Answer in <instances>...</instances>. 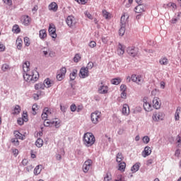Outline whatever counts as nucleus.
I'll use <instances>...</instances> for the list:
<instances>
[{
    "label": "nucleus",
    "mask_w": 181,
    "mask_h": 181,
    "mask_svg": "<svg viewBox=\"0 0 181 181\" xmlns=\"http://www.w3.org/2000/svg\"><path fill=\"white\" fill-rule=\"evenodd\" d=\"M3 2L6 5H8V6H12V0H3Z\"/></svg>",
    "instance_id": "51"
},
{
    "label": "nucleus",
    "mask_w": 181,
    "mask_h": 181,
    "mask_svg": "<svg viewBox=\"0 0 181 181\" xmlns=\"http://www.w3.org/2000/svg\"><path fill=\"white\" fill-rule=\"evenodd\" d=\"M5 45L0 42V52H5Z\"/></svg>",
    "instance_id": "57"
},
{
    "label": "nucleus",
    "mask_w": 181,
    "mask_h": 181,
    "mask_svg": "<svg viewBox=\"0 0 181 181\" xmlns=\"http://www.w3.org/2000/svg\"><path fill=\"white\" fill-rule=\"evenodd\" d=\"M122 114H123V115H129V106L127 104L123 105V107L122 109Z\"/></svg>",
    "instance_id": "18"
},
{
    "label": "nucleus",
    "mask_w": 181,
    "mask_h": 181,
    "mask_svg": "<svg viewBox=\"0 0 181 181\" xmlns=\"http://www.w3.org/2000/svg\"><path fill=\"white\" fill-rule=\"evenodd\" d=\"M125 18V16H122L121 20H120V23H121V27L119 30V36H124L125 35V21H123L122 20Z\"/></svg>",
    "instance_id": "8"
},
{
    "label": "nucleus",
    "mask_w": 181,
    "mask_h": 181,
    "mask_svg": "<svg viewBox=\"0 0 181 181\" xmlns=\"http://www.w3.org/2000/svg\"><path fill=\"white\" fill-rule=\"evenodd\" d=\"M24 43H25V46H27V47L30 46V40L29 39V37H24Z\"/></svg>",
    "instance_id": "43"
},
{
    "label": "nucleus",
    "mask_w": 181,
    "mask_h": 181,
    "mask_svg": "<svg viewBox=\"0 0 181 181\" xmlns=\"http://www.w3.org/2000/svg\"><path fill=\"white\" fill-rule=\"evenodd\" d=\"M48 8L49 11H53V12H57V9H59V6L56 2H52L49 6Z\"/></svg>",
    "instance_id": "16"
},
{
    "label": "nucleus",
    "mask_w": 181,
    "mask_h": 181,
    "mask_svg": "<svg viewBox=\"0 0 181 181\" xmlns=\"http://www.w3.org/2000/svg\"><path fill=\"white\" fill-rule=\"evenodd\" d=\"M134 11L136 13H142V12H145V6L144 4H138L134 8Z\"/></svg>",
    "instance_id": "13"
},
{
    "label": "nucleus",
    "mask_w": 181,
    "mask_h": 181,
    "mask_svg": "<svg viewBox=\"0 0 181 181\" xmlns=\"http://www.w3.org/2000/svg\"><path fill=\"white\" fill-rule=\"evenodd\" d=\"M167 8H172V10L173 11H175L177 8V6H176V4L175 3H168L167 5H166Z\"/></svg>",
    "instance_id": "32"
},
{
    "label": "nucleus",
    "mask_w": 181,
    "mask_h": 181,
    "mask_svg": "<svg viewBox=\"0 0 181 181\" xmlns=\"http://www.w3.org/2000/svg\"><path fill=\"white\" fill-rule=\"evenodd\" d=\"M39 36L43 40V39H45V37L47 36V33H46V30L45 29L40 30L39 32Z\"/></svg>",
    "instance_id": "26"
},
{
    "label": "nucleus",
    "mask_w": 181,
    "mask_h": 181,
    "mask_svg": "<svg viewBox=\"0 0 181 181\" xmlns=\"http://www.w3.org/2000/svg\"><path fill=\"white\" fill-rule=\"evenodd\" d=\"M179 111H180V108L177 107V110H176L175 114V121H179V119L180 118V117L179 116V115H180Z\"/></svg>",
    "instance_id": "38"
},
{
    "label": "nucleus",
    "mask_w": 181,
    "mask_h": 181,
    "mask_svg": "<svg viewBox=\"0 0 181 181\" xmlns=\"http://www.w3.org/2000/svg\"><path fill=\"white\" fill-rule=\"evenodd\" d=\"M177 143L180 144H178V146L180 145L181 146V137L180 135H177Z\"/></svg>",
    "instance_id": "59"
},
{
    "label": "nucleus",
    "mask_w": 181,
    "mask_h": 181,
    "mask_svg": "<svg viewBox=\"0 0 181 181\" xmlns=\"http://www.w3.org/2000/svg\"><path fill=\"white\" fill-rule=\"evenodd\" d=\"M78 71L76 69H73L72 72L69 75V78L71 81H74V80H76V77H77Z\"/></svg>",
    "instance_id": "20"
},
{
    "label": "nucleus",
    "mask_w": 181,
    "mask_h": 181,
    "mask_svg": "<svg viewBox=\"0 0 181 181\" xmlns=\"http://www.w3.org/2000/svg\"><path fill=\"white\" fill-rule=\"evenodd\" d=\"M177 21H179V18H173L172 20H170V22L175 24V23H176V22H177Z\"/></svg>",
    "instance_id": "63"
},
{
    "label": "nucleus",
    "mask_w": 181,
    "mask_h": 181,
    "mask_svg": "<svg viewBox=\"0 0 181 181\" xmlns=\"http://www.w3.org/2000/svg\"><path fill=\"white\" fill-rule=\"evenodd\" d=\"M80 59H81V57L78 54H76L74 57V63H78L80 62Z\"/></svg>",
    "instance_id": "41"
},
{
    "label": "nucleus",
    "mask_w": 181,
    "mask_h": 181,
    "mask_svg": "<svg viewBox=\"0 0 181 181\" xmlns=\"http://www.w3.org/2000/svg\"><path fill=\"white\" fill-rule=\"evenodd\" d=\"M66 73H67V69L66 67H62L59 71L57 72V80L58 81H62L63 78L66 76Z\"/></svg>",
    "instance_id": "5"
},
{
    "label": "nucleus",
    "mask_w": 181,
    "mask_h": 181,
    "mask_svg": "<svg viewBox=\"0 0 181 181\" xmlns=\"http://www.w3.org/2000/svg\"><path fill=\"white\" fill-rule=\"evenodd\" d=\"M120 91H122V92H127V85L122 84L120 86Z\"/></svg>",
    "instance_id": "47"
},
{
    "label": "nucleus",
    "mask_w": 181,
    "mask_h": 181,
    "mask_svg": "<svg viewBox=\"0 0 181 181\" xmlns=\"http://www.w3.org/2000/svg\"><path fill=\"white\" fill-rule=\"evenodd\" d=\"M42 112H44V114L47 115L48 116L52 115V110L49 109V107H45L42 110Z\"/></svg>",
    "instance_id": "39"
},
{
    "label": "nucleus",
    "mask_w": 181,
    "mask_h": 181,
    "mask_svg": "<svg viewBox=\"0 0 181 181\" xmlns=\"http://www.w3.org/2000/svg\"><path fill=\"white\" fill-rule=\"evenodd\" d=\"M90 119L93 124H98L101 121V112L96 110L91 113Z\"/></svg>",
    "instance_id": "3"
},
{
    "label": "nucleus",
    "mask_w": 181,
    "mask_h": 181,
    "mask_svg": "<svg viewBox=\"0 0 181 181\" xmlns=\"http://www.w3.org/2000/svg\"><path fill=\"white\" fill-rule=\"evenodd\" d=\"M132 81H134V83H136V84H139L141 86L142 83H144V76L142 75H132Z\"/></svg>",
    "instance_id": "6"
},
{
    "label": "nucleus",
    "mask_w": 181,
    "mask_h": 181,
    "mask_svg": "<svg viewBox=\"0 0 181 181\" xmlns=\"http://www.w3.org/2000/svg\"><path fill=\"white\" fill-rule=\"evenodd\" d=\"M12 30L14 33H21V28H19L18 24H15L13 26Z\"/></svg>",
    "instance_id": "29"
},
{
    "label": "nucleus",
    "mask_w": 181,
    "mask_h": 181,
    "mask_svg": "<svg viewBox=\"0 0 181 181\" xmlns=\"http://www.w3.org/2000/svg\"><path fill=\"white\" fill-rule=\"evenodd\" d=\"M159 63L160 64H161V66H168L169 63V59H168V58L166 57L161 58L159 60Z\"/></svg>",
    "instance_id": "24"
},
{
    "label": "nucleus",
    "mask_w": 181,
    "mask_h": 181,
    "mask_svg": "<svg viewBox=\"0 0 181 181\" xmlns=\"http://www.w3.org/2000/svg\"><path fill=\"white\" fill-rule=\"evenodd\" d=\"M20 113H21V106H19L18 105H16L14 107V112H13V114L18 115Z\"/></svg>",
    "instance_id": "37"
},
{
    "label": "nucleus",
    "mask_w": 181,
    "mask_h": 181,
    "mask_svg": "<svg viewBox=\"0 0 181 181\" xmlns=\"http://www.w3.org/2000/svg\"><path fill=\"white\" fill-rule=\"evenodd\" d=\"M144 108L145 111H151V107H152V105L148 102H146V100L144 99Z\"/></svg>",
    "instance_id": "22"
},
{
    "label": "nucleus",
    "mask_w": 181,
    "mask_h": 181,
    "mask_svg": "<svg viewBox=\"0 0 181 181\" xmlns=\"http://www.w3.org/2000/svg\"><path fill=\"white\" fill-rule=\"evenodd\" d=\"M35 146L37 148H42L43 146V139L38 138L35 141Z\"/></svg>",
    "instance_id": "27"
},
{
    "label": "nucleus",
    "mask_w": 181,
    "mask_h": 181,
    "mask_svg": "<svg viewBox=\"0 0 181 181\" xmlns=\"http://www.w3.org/2000/svg\"><path fill=\"white\" fill-rule=\"evenodd\" d=\"M121 98H127V92H122L121 93Z\"/></svg>",
    "instance_id": "62"
},
{
    "label": "nucleus",
    "mask_w": 181,
    "mask_h": 181,
    "mask_svg": "<svg viewBox=\"0 0 181 181\" xmlns=\"http://www.w3.org/2000/svg\"><path fill=\"white\" fill-rule=\"evenodd\" d=\"M153 121H155L156 122H157L158 121H159V117H158V115H153Z\"/></svg>",
    "instance_id": "60"
},
{
    "label": "nucleus",
    "mask_w": 181,
    "mask_h": 181,
    "mask_svg": "<svg viewBox=\"0 0 181 181\" xmlns=\"http://www.w3.org/2000/svg\"><path fill=\"white\" fill-rule=\"evenodd\" d=\"M127 166V164L125 162H120L119 164V170H122V172H125V168Z\"/></svg>",
    "instance_id": "31"
},
{
    "label": "nucleus",
    "mask_w": 181,
    "mask_h": 181,
    "mask_svg": "<svg viewBox=\"0 0 181 181\" xmlns=\"http://www.w3.org/2000/svg\"><path fill=\"white\" fill-rule=\"evenodd\" d=\"M13 153L14 155V156H18V153H19V151L16 148L13 149Z\"/></svg>",
    "instance_id": "58"
},
{
    "label": "nucleus",
    "mask_w": 181,
    "mask_h": 181,
    "mask_svg": "<svg viewBox=\"0 0 181 181\" xmlns=\"http://www.w3.org/2000/svg\"><path fill=\"white\" fill-rule=\"evenodd\" d=\"M149 141H151V139L148 136H144L143 137V142L144 144H149Z\"/></svg>",
    "instance_id": "46"
},
{
    "label": "nucleus",
    "mask_w": 181,
    "mask_h": 181,
    "mask_svg": "<svg viewBox=\"0 0 181 181\" xmlns=\"http://www.w3.org/2000/svg\"><path fill=\"white\" fill-rule=\"evenodd\" d=\"M79 76L81 77V78H86V77H88V69H87L86 67L81 68Z\"/></svg>",
    "instance_id": "12"
},
{
    "label": "nucleus",
    "mask_w": 181,
    "mask_h": 181,
    "mask_svg": "<svg viewBox=\"0 0 181 181\" xmlns=\"http://www.w3.org/2000/svg\"><path fill=\"white\" fill-rule=\"evenodd\" d=\"M42 165H37L35 168L34 169V175H40V173L42 172Z\"/></svg>",
    "instance_id": "30"
},
{
    "label": "nucleus",
    "mask_w": 181,
    "mask_h": 181,
    "mask_svg": "<svg viewBox=\"0 0 181 181\" xmlns=\"http://www.w3.org/2000/svg\"><path fill=\"white\" fill-rule=\"evenodd\" d=\"M19 139L18 138H13L11 139V144H13V145L15 146H19Z\"/></svg>",
    "instance_id": "35"
},
{
    "label": "nucleus",
    "mask_w": 181,
    "mask_h": 181,
    "mask_svg": "<svg viewBox=\"0 0 181 181\" xmlns=\"http://www.w3.org/2000/svg\"><path fill=\"white\" fill-rule=\"evenodd\" d=\"M13 134L15 135L16 138H17V139H21V141H23V136H22V134H21L19 131H14Z\"/></svg>",
    "instance_id": "28"
},
{
    "label": "nucleus",
    "mask_w": 181,
    "mask_h": 181,
    "mask_svg": "<svg viewBox=\"0 0 181 181\" xmlns=\"http://www.w3.org/2000/svg\"><path fill=\"white\" fill-rule=\"evenodd\" d=\"M159 101H160L159 98L156 97L153 99V107L156 110H159V108H160V104Z\"/></svg>",
    "instance_id": "15"
},
{
    "label": "nucleus",
    "mask_w": 181,
    "mask_h": 181,
    "mask_svg": "<svg viewBox=\"0 0 181 181\" xmlns=\"http://www.w3.org/2000/svg\"><path fill=\"white\" fill-rule=\"evenodd\" d=\"M112 179V176L111 175V173L107 172L104 177V181H111Z\"/></svg>",
    "instance_id": "33"
},
{
    "label": "nucleus",
    "mask_w": 181,
    "mask_h": 181,
    "mask_svg": "<svg viewBox=\"0 0 181 181\" xmlns=\"http://www.w3.org/2000/svg\"><path fill=\"white\" fill-rule=\"evenodd\" d=\"M116 160L118 162V163H120V162H122V159H124V157L122 156V153H118L117 154Z\"/></svg>",
    "instance_id": "34"
},
{
    "label": "nucleus",
    "mask_w": 181,
    "mask_h": 181,
    "mask_svg": "<svg viewBox=\"0 0 181 181\" xmlns=\"http://www.w3.org/2000/svg\"><path fill=\"white\" fill-rule=\"evenodd\" d=\"M78 4H81V5H86L87 4V0H75Z\"/></svg>",
    "instance_id": "54"
},
{
    "label": "nucleus",
    "mask_w": 181,
    "mask_h": 181,
    "mask_svg": "<svg viewBox=\"0 0 181 181\" xmlns=\"http://www.w3.org/2000/svg\"><path fill=\"white\" fill-rule=\"evenodd\" d=\"M44 84H46L47 88H50V87H52V82L50 81V79L49 78H46L44 81Z\"/></svg>",
    "instance_id": "36"
},
{
    "label": "nucleus",
    "mask_w": 181,
    "mask_h": 181,
    "mask_svg": "<svg viewBox=\"0 0 181 181\" xmlns=\"http://www.w3.org/2000/svg\"><path fill=\"white\" fill-rule=\"evenodd\" d=\"M151 153H152V150H151V147L146 146L142 152V156L143 158H146V156H149Z\"/></svg>",
    "instance_id": "14"
},
{
    "label": "nucleus",
    "mask_w": 181,
    "mask_h": 181,
    "mask_svg": "<svg viewBox=\"0 0 181 181\" xmlns=\"http://www.w3.org/2000/svg\"><path fill=\"white\" fill-rule=\"evenodd\" d=\"M76 110H77V106H76V104H72L71 105V111L72 112H76Z\"/></svg>",
    "instance_id": "49"
},
{
    "label": "nucleus",
    "mask_w": 181,
    "mask_h": 181,
    "mask_svg": "<svg viewBox=\"0 0 181 181\" xmlns=\"http://www.w3.org/2000/svg\"><path fill=\"white\" fill-rule=\"evenodd\" d=\"M45 87H46V85H45V83H40L35 85V90H45Z\"/></svg>",
    "instance_id": "25"
},
{
    "label": "nucleus",
    "mask_w": 181,
    "mask_h": 181,
    "mask_svg": "<svg viewBox=\"0 0 181 181\" xmlns=\"http://www.w3.org/2000/svg\"><path fill=\"white\" fill-rule=\"evenodd\" d=\"M141 166V163H136L132 168L131 170L132 173H136L139 170V168Z\"/></svg>",
    "instance_id": "21"
},
{
    "label": "nucleus",
    "mask_w": 181,
    "mask_h": 181,
    "mask_svg": "<svg viewBox=\"0 0 181 181\" xmlns=\"http://www.w3.org/2000/svg\"><path fill=\"white\" fill-rule=\"evenodd\" d=\"M117 50H124V47L121 45V43H119Z\"/></svg>",
    "instance_id": "64"
},
{
    "label": "nucleus",
    "mask_w": 181,
    "mask_h": 181,
    "mask_svg": "<svg viewBox=\"0 0 181 181\" xmlns=\"http://www.w3.org/2000/svg\"><path fill=\"white\" fill-rule=\"evenodd\" d=\"M23 70L24 71V74H26V73H28L29 70H30V62H25L23 64Z\"/></svg>",
    "instance_id": "17"
},
{
    "label": "nucleus",
    "mask_w": 181,
    "mask_h": 181,
    "mask_svg": "<svg viewBox=\"0 0 181 181\" xmlns=\"http://www.w3.org/2000/svg\"><path fill=\"white\" fill-rule=\"evenodd\" d=\"M93 67H94V64L92 62H90L85 68L87 69V70H91Z\"/></svg>",
    "instance_id": "45"
},
{
    "label": "nucleus",
    "mask_w": 181,
    "mask_h": 181,
    "mask_svg": "<svg viewBox=\"0 0 181 181\" xmlns=\"http://www.w3.org/2000/svg\"><path fill=\"white\" fill-rule=\"evenodd\" d=\"M22 119L23 121H24L25 122H28V112L25 111L23 112V115H22Z\"/></svg>",
    "instance_id": "40"
},
{
    "label": "nucleus",
    "mask_w": 181,
    "mask_h": 181,
    "mask_svg": "<svg viewBox=\"0 0 181 181\" xmlns=\"http://www.w3.org/2000/svg\"><path fill=\"white\" fill-rule=\"evenodd\" d=\"M23 25L25 26H29V23H30V17L29 16H24L22 18Z\"/></svg>",
    "instance_id": "19"
},
{
    "label": "nucleus",
    "mask_w": 181,
    "mask_h": 181,
    "mask_svg": "<svg viewBox=\"0 0 181 181\" xmlns=\"http://www.w3.org/2000/svg\"><path fill=\"white\" fill-rule=\"evenodd\" d=\"M103 15L105 19H110V13L107 11V10H103Z\"/></svg>",
    "instance_id": "42"
},
{
    "label": "nucleus",
    "mask_w": 181,
    "mask_h": 181,
    "mask_svg": "<svg viewBox=\"0 0 181 181\" xmlns=\"http://www.w3.org/2000/svg\"><path fill=\"white\" fill-rule=\"evenodd\" d=\"M48 117H49V116H48L46 113H45L44 112H42V115H41V117L42 118V119H44V121L46 120V119H47Z\"/></svg>",
    "instance_id": "55"
},
{
    "label": "nucleus",
    "mask_w": 181,
    "mask_h": 181,
    "mask_svg": "<svg viewBox=\"0 0 181 181\" xmlns=\"http://www.w3.org/2000/svg\"><path fill=\"white\" fill-rule=\"evenodd\" d=\"M50 124H51L50 121L47 120V119L44 120V126L45 127H50Z\"/></svg>",
    "instance_id": "56"
},
{
    "label": "nucleus",
    "mask_w": 181,
    "mask_h": 181,
    "mask_svg": "<svg viewBox=\"0 0 181 181\" xmlns=\"http://www.w3.org/2000/svg\"><path fill=\"white\" fill-rule=\"evenodd\" d=\"M37 68H35V69L33 70L31 72H27L25 74H23V78L25 81H27L28 83H35V81H37L39 80V72H37Z\"/></svg>",
    "instance_id": "1"
},
{
    "label": "nucleus",
    "mask_w": 181,
    "mask_h": 181,
    "mask_svg": "<svg viewBox=\"0 0 181 181\" xmlns=\"http://www.w3.org/2000/svg\"><path fill=\"white\" fill-rule=\"evenodd\" d=\"M16 45H17V49L18 50H21L22 49V40H16Z\"/></svg>",
    "instance_id": "44"
},
{
    "label": "nucleus",
    "mask_w": 181,
    "mask_h": 181,
    "mask_svg": "<svg viewBox=\"0 0 181 181\" xmlns=\"http://www.w3.org/2000/svg\"><path fill=\"white\" fill-rule=\"evenodd\" d=\"M36 108H37V104H34L33 105V108H32V110H33V115H36Z\"/></svg>",
    "instance_id": "53"
},
{
    "label": "nucleus",
    "mask_w": 181,
    "mask_h": 181,
    "mask_svg": "<svg viewBox=\"0 0 181 181\" xmlns=\"http://www.w3.org/2000/svg\"><path fill=\"white\" fill-rule=\"evenodd\" d=\"M95 46H97V42H95V41H90L89 42V47H95Z\"/></svg>",
    "instance_id": "50"
},
{
    "label": "nucleus",
    "mask_w": 181,
    "mask_h": 181,
    "mask_svg": "<svg viewBox=\"0 0 181 181\" xmlns=\"http://www.w3.org/2000/svg\"><path fill=\"white\" fill-rule=\"evenodd\" d=\"M91 166H93V160L91 159L86 160L83 165V173H88Z\"/></svg>",
    "instance_id": "7"
},
{
    "label": "nucleus",
    "mask_w": 181,
    "mask_h": 181,
    "mask_svg": "<svg viewBox=\"0 0 181 181\" xmlns=\"http://www.w3.org/2000/svg\"><path fill=\"white\" fill-rule=\"evenodd\" d=\"M66 23L69 28H73V26H74V25L76 23V18H74L73 16H69L66 18Z\"/></svg>",
    "instance_id": "10"
},
{
    "label": "nucleus",
    "mask_w": 181,
    "mask_h": 181,
    "mask_svg": "<svg viewBox=\"0 0 181 181\" xmlns=\"http://www.w3.org/2000/svg\"><path fill=\"white\" fill-rule=\"evenodd\" d=\"M110 81H111V83L113 84L114 86H118V84L121 83L122 80H121V78L117 77V78H112Z\"/></svg>",
    "instance_id": "23"
},
{
    "label": "nucleus",
    "mask_w": 181,
    "mask_h": 181,
    "mask_svg": "<svg viewBox=\"0 0 181 181\" xmlns=\"http://www.w3.org/2000/svg\"><path fill=\"white\" fill-rule=\"evenodd\" d=\"M98 92L99 94H108V86H105L101 82L98 87Z\"/></svg>",
    "instance_id": "9"
},
{
    "label": "nucleus",
    "mask_w": 181,
    "mask_h": 181,
    "mask_svg": "<svg viewBox=\"0 0 181 181\" xmlns=\"http://www.w3.org/2000/svg\"><path fill=\"white\" fill-rule=\"evenodd\" d=\"M60 110L64 114V112H66V111H67V106H64V105H60Z\"/></svg>",
    "instance_id": "52"
},
{
    "label": "nucleus",
    "mask_w": 181,
    "mask_h": 181,
    "mask_svg": "<svg viewBox=\"0 0 181 181\" xmlns=\"http://www.w3.org/2000/svg\"><path fill=\"white\" fill-rule=\"evenodd\" d=\"M8 69H9V65L6 64H4L1 66V70L3 71H6Z\"/></svg>",
    "instance_id": "48"
},
{
    "label": "nucleus",
    "mask_w": 181,
    "mask_h": 181,
    "mask_svg": "<svg viewBox=\"0 0 181 181\" xmlns=\"http://www.w3.org/2000/svg\"><path fill=\"white\" fill-rule=\"evenodd\" d=\"M83 141L84 145L90 148V146H93V144H95V137L93 133H85Z\"/></svg>",
    "instance_id": "2"
},
{
    "label": "nucleus",
    "mask_w": 181,
    "mask_h": 181,
    "mask_svg": "<svg viewBox=\"0 0 181 181\" xmlns=\"http://www.w3.org/2000/svg\"><path fill=\"white\" fill-rule=\"evenodd\" d=\"M127 52L129 56L132 57H136L138 56V53H139V49L136 47H129L127 49Z\"/></svg>",
    "instance_id": "4"
},
{
    "label": "nucleus",
    "mask_w": 181,
    "mask_h": 181,
    "mask_svg": "<svg viewBox=\"0 0 181 181\" xmlns=\"http://www.w3.org/2000/svg\"><path fill=\"white\" fill-rule=\"evenodd\" d=\"M48 32L52 39H56V37H57V34H56V27H54V25L49 24Z\"/></svg>",
    "instance_id": "11"
},
{
    "label": "nucleus",
    "mask_w": 181,
    "mask_h": 181,
    "mask_svg": "<svg viewBox=\"0 0 181 181\" xmlns=\"http://www.w3.org/2000/svg\"><path fill=\"white\" fill-rule=\"evenodd\" d=\"M24 122H25V121H23V119H18L17 120V123L18 124V125H23Z\"/></svg>",
    "instance_id": "61"
}]
</instances>
